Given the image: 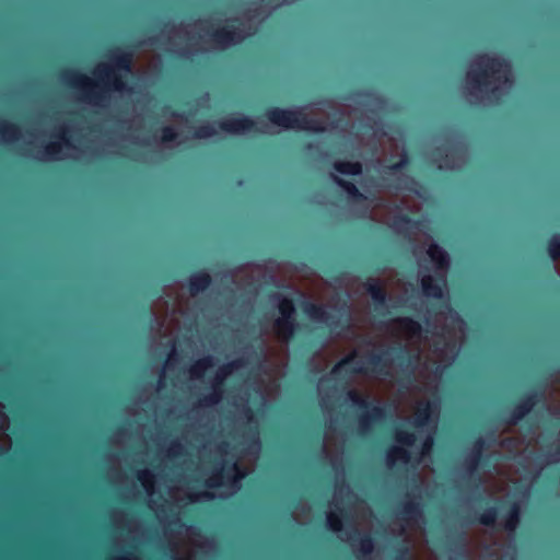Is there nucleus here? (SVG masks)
<instances>
[{
	"instance_id": "39448f33",
	"label": "nucleus",
	"mask_w": 560,
	"mask_h": 560,
	"mask_svg": "<svg viewBox=\"0 0 560 560\" xmlns=\"http://www.w3.org/2000/svg\"><path fill=\"white\" fill-rule=\"evenodd\" d=\"M327 526L348 541L358 560H371L374 546L370 538L372 512L342 481H337L327 512Z\"/></svg>"
},
{
	"instance_id": "6ab92c4d",
	"label": "nucleus",
	"mask_w": 560,
	"mask_h": 560,
	"mask_svg": "<svg viewBox=\"0 0 560 560\" xmlns=\"http://www.w3.org/2000/svg\"><path fill=\"white\" fill-rule=\"evenodd\" d=\"M373 137H377V141L382 148V156L378 159L380 161L387 162V156L396 158L397 161L388 165L392 168L400 167L406 163L404 148L394 137H390L385 132L377 135L376 131L373 132Z\"/></svg>"
},
{
	"instance_id": "ddd939ff",
	"label": "nucleus",
	"mask_w": 560,
	"mask_h": 560,
	"mask_svg": "<svg viewBox=\"0 0 560 560\" xmlns=\"http://www.w3.org/2000/svg\"><path fill=\"white\" fill-rule=\"evenodd\" d=\"M392 530L404 536L407 544L401 556L402 560H436L428 548L422 527V514L418 503L407 501L393 525Z\"/></svg>"
},
{
	"instance_id": "a211bd4d",
	"label": "nucleus",
	"mask_w": 560,
	"mask_h": 560,
	"mask_svg": "<svg viewBox=\"0 0 560 560\" xmlns=\"http://www.w3.org/2000/svg\"><path fill=\"white\" fill-rule=\"evenodd\" d=\"M475 545L476 549H478L480 553L486 552L494 556V560H515V550L512 546V542L503 541L497 537H493L492 534L489 538L486 536L478 538Z\"/></svg>"
},
{
	"instance_id": "c756f323",
	"label": "nucleus",
	"mask_w": 560,
	"mask_h": 560,
	"mask_svg": "<svg viewBox=\"0 0 560 560\" xmlns=\"http://www.w3.org/2000/svg\"><path fill=\"white\" fill-rule=\"evenodd\" d=\"M330 177L334 179V182H336L340 187H342L347 191V194L353 201L366 200V198L359 192L354 184L343 180L336 176L335 174H330Z\"/></svg>"
},
{
	"instance_id": "bb28decb",
	"label": "nucleus",
	"mask_w": 560,
	"mask_h": 560,
	"mask_svg": "<svg viewBox=\"0 0 560 560\" xmlns=\"http://www.w3.org/2000/svg\"><path fill=\"white\" fill-rule=\"evenodd\" d=\"M304 310L308 317L313 320L324 323L328 320L326 308L317 302H307Z\"/></svg>"
},
{
	"instance_id": "7ed1b4c3",
	"label": "nucleus",
	"mask_w": 560,
	"mask_h": 560,
	"mask_svg": "<svg viewBox=\"0 0 560 560\" xmlns=\"http://www.w3.org/2000/svg\"><path fill=\"white\" fill-rule=\"evenodd\" d=\"M535 404V396L524 399L515 408L511 425L501 432L500 441L497 443L479 439L464 463L466 472L471 476L481 462L489 463L495 455L515 454L514 459L517 465L522 466V472L495 459L492 463L493 471H486L480 478V483L489 495L498 498L509 495L511 492L509 483H512L515 492L520 494L513 501L509 516L503 524V528L510 536L518 525L521 509L528 498L529 488L546 462L538 447L537 434L533 433L525 444V440L512 428L532 410Z\"/></svg>"
},
{
	"instance_id": "423d86ee",
	"label": "nucleus",
	"mask_w": 560,
	"mask_h": 560,
	"mask_svg": "<svg viewBox=\"0 0 560 560\" xmlns=\"http://www.w3.org/2000/svg\"><path fill=\"white\" fill-rule=\"evenodd\" d=\"M252 33L248 20H233L223 27L210 20H200L194 25L172 27L165 49L188 57L196 51L225 49Z\"/></svg>"
},
{
	"instance_id": "f3484780",
	"label": "nucleus",
	"mask_w": 560,
	"mask_h": 560,
	"mask_svg": "<svg viewBox=\"0 0 560 560\" xmlns=\"http://www.w3.org/2000/svg\"><path fill=\"white\" fill-rule=\"evenodd\" d=\"M244 365L245 362L242 359H237L221 365L210 381L211 393L205 395L198 400L196 409L208 408L218 405L223 397L222 387L224 382L229 376H231L237 370L242 369Z\"/></svg>"
},
{
	"instance_id": "4468645a",
	"label": "nucleus",
	"mask_w": 560,
	"mask_h": 560,
	"mask_svg": "<svg viewBox=\"0 0 560 560\" xmlns=\"http://www.w3.org/2000/svg\"><path fill=\"white\" fill-rule=\"evenodd\" d=\"M428 255L434 264L435 277L422 275L421 287L427 296L443 298V289L446 288V275L450 267L447 253L436 244H430Z\"/></svg>"
},
{
	"instance_id": "c85d7f7f",
	"label": "nucleus",
	"mask_w": 560,
	"mask_h": 560,
	"mask_svg": "<svg viewBox=\"0 0 560 560\" xmlns=\"http://www.w3.org/2000/svg\"><path fill=\"white\" fill-rule=\"evenodd\" d=\"M210 284V276L208 273L195 275L190 278L189 292L194 296L203 291Z\"/></svg>"
},
{
	"instance_id": "473e14b6",
	"label": "nucleus",
	"mask_w": 560,
	"mask_h": 560,
	"mask_svg": "<svg viewBox=\"0 0 560 560\" xmlns=\"http://www.w3.org/2000/svg\"><path fill=\"white\" fill-rule=\"evenodd\" d=\"M311 515V508L306 503L299 504L292 513L294 521L300 524H306Z\"/></svg>"
},
{
	"instance_id": "aec40b11",
	"label": "nucleus",
	"mask_w": 560,
	"mask_h": 560,
	"mask_svg": "<svg viewBox=\"0 0 560 560\" xmlns=\"http://www.w3.org/2000/svg\"><path fill=\"white\" fill-rule=\"evenodd\" d=\"M323 451L332 467L338 470L343 451V439L337 433L330 423L325 432Z\"/></svg>"
},
{
	"instance_id": "cd10ccee",
	"label": "nucleus",
	"mask_w": 560,
	"mask_h": 560,
	"mask_svg": "<svg viewBox=\"0 0 560 560\" xmlns=\"http://www.w3.org/2000/svg\"><path fill=\"white\" fill-rule=\"evenodd\" d=\"M20 130L8 121L0 120V142L10 143L19 139Z\"/></svg>"
},
{
	"instance_id": "20e7f679",
	"label": "nucleus",
	"mask_w": 560,
	"mask_h": 560,
	"mask_svg": "<svg viewBox=\"0 0 560 560\" xmlns=\"http://www.w3.org/2000/svg\"><path fill=\"white\" fill-rule=\"evenodd\" d=\"M160 66L159 55L143 49L135 62L130 54H114L110 63L97 65L93 72L96 81L75 71L66 72L63 78L70 86L79 91L82 102L104 107L108 103L110 91L125 90L124 78L133 73L132 68L139 77H145L158 71Z\"/></svg>"
},
{
	"instance_id": "393cba45",
	"label": "nucleus",
	"mask_w": 560,
	"mask_h": 560,
	"mask_svg": "<svg viewBox=\"0 0 560 560\" xmlns=\"http://www.w3.org/2000/svg\"><path fill=\"white\" fill-rule=\"evenodd\" d=\"M465 162V152L463 150H452L446 154L444 161L439 164V168L455 170L460 167Z\"/></svg>"
},
{
	"instance_id": "2eb2a0df",
	"label": "nucleus",
	"mask_w": 560,
	"mask_h": 560,
	"mask_svg": "<svg viewBox=\"0 0 560 560\" xmlns=\"http://www.w3.org/2000/svg\"><path fill=\"white\" fill-rule=\"evenodd\" d=\"M73 136L69 128L61 127L57 133V140L47 144L43 150H38L36 153L33 150H28L27 154L42 160V161H57L63 159H82L84 152L80 145L72 143Z\"/></svg>"
},
{
	"instance_id": "6e6552de",
	"label": "nucleus",
	"mask_w": 560,
	"mask_h": 560,
	"mask_svg": "<svg viewBox=\"0 0 560 560\" xmlns=\"http://www.w3.org/2000/svg\"><path fill=\"white\" fill-rule=\"evenodd\" d=\"M511 67L503 59L479 56L466 78V98L471 104H489L512 85Z\"/></svg>"
},
{
	"instance_id": "f704fd0d",
	"label": "nucleus",
	"mask_w": 560,
	"mask_h": 560,
	"mask_svg": "<svg viewBox=\"0 0 560 560\" xmlns=\"http://www.w3.org/2000/svg\"><path fill=\"white\" fill-rule=\"evenodd\" d=\"M497 520V512L494 510H488L480 516V523L487 527L494 529Z\"/></svg>"
},
{
	"instance_id": "4be33fe9",
	"label": "nucleus",
	"mask_w": 560,
	"mask_h": 560,
	"mask_svg": "<svg viewBox=\"0 0 560 560\" xmlns=\"http://www.w3.org/2000/svg\"><path fill=\"white\" fill-rule=\"evenodd\" d=\"M215 364V360L211 355L203 357L197 360L188 371L189 378L191 381H199L203 377L205 373L213 368Z\"/></svg>"
},
{
	"instance_id": "ea45409f",
	"label": "nucleus",
	"mask_w": 560,
	"mask_h": 560,
	"mask_svg": "<svg viewBox=\"0 0 560 560\" xmlns=\"http://www.w3.org/2000/svg\"><path fill=\"white\" fill-rule=\"evenodd\" d=\"M31 138H32V139L30 140V144H32V145H37V144H38V142H39V137H38V136H36V135H31Z\"/></svg>"
},
{
	"instance_id": "dca6fc26",
	"label": "nucleus",
	"mask_w": 560,
	"mask_h": 560,
	"mask_svg": "<svg viewBox=\"0 0 560 560\" xmlns=\"http://www.w3.org/2000/svg\"><path fill=\"white\" fill-rule=\"evenodd\" d=\"M368 292L378 303H383L386 299L397 303L405 300L408 289L405 282L389 271L384 278L369 279Z\"/></svg>"
},
{
	"instance_id": "e433bc0d",
	"label": "nucleus",
	"mask_w": 560,
	"mask_h": 560,
	"mask_svg": "<svg viewBox=\"0 0 560 560\" xmlns=\"http://www.w3.org/2000/svg\"><path fill=\"white\" fill-rule=\"evenodd\" d=\"M109 478L113 479L115 482H118L122 479L120 466L117 460L113 462V468L112 471L109 472Z\"/></svg>"
},
{
	"instance_id": "58836bf2",
	"label": "nucleus",
	"mask_w": 560,
	"mask_h": 560,
	"mask_svg": "<svg viewBox=\"0 0 560 560\" xmlns=\"http://www.w3.org/2000/svg\"><path fill=\"white\" fill-rule=\"evenodd\" d=\"M112 560H138V558L135 556H125V557H116V558H113Z\"/></svg>"
},
{
	"instance_id": "9d476101",
	"label": "nucleus",
	"mask_w": 560,
	"mask_h": 560,
	"mask_svg": "<svg viewBox=\"0 0 560 560\" xmlns=\"http://www.w3.org/2000/svg\"><path fill=\"white\" fill-rule=\"evenodd\" d=\"M219 130L231 135H245L260 131L257 124L245 117H228L223 119L219 127L212 122H206L197 128L188 125L186 118L173 114V119L168 126L162 130L161 143L164 147L173 148L189 139H207L219 133Z\"/></svg>"
},
{
	"instance_id": "a878e982",
	"label": "nucleus",
	"mask_w": 560,
	"mask_h": 560,
	"mask_svg": "<svg viewBox=\"0 0 560 560\" xmlns=\"http://www.w3.org/2000/svg\"><path fill=\"white\" fill-rule=\"evenodd\" d=\"M548 410L560 417V375L557 382L552 385V388L549 393L548 401H547Z\"/></svg>"
},
{
	"instance_id": "72a5a7b5",
	"label": "nucleus",
	"mask_w": 560,
	"mask_h": 560,
	"mask_svg": "<svg viewBox=\"0 0 560 560\" xmlns=\"http://www.w3.org/2000/svg\"><path fill=\"white\" fill-rule=\"evenodd\" d=\"M184 454H185V448L182 445V443L178 441H174L171 443V445L166 450L163 459L175 460V459H178L182 456H184Z\"/></svg>"
},
{
	"instance_id": "f8f14e48",
	"label": "nucleus",
	"mask_w": 560,
	"mask_h": 560,
	"mask_svg": "<svg viewBox=\"0 0 560 560\" xmlns=\"http://www.w3.org/2000/svg\"><path fill=\"white\" fill-rule=\"evenodd\" d=\"M337 115H343V108L335 106H329L328 109L320 107H304L296 110L275 108L267 113L269 121L276 126L311 131L336 128L339 122L335 119Z\"/></svg>"
},
{
	"instance_id": "2f4dec72",
	"label": "nucleus",
	"mask_w": 560,
	"mask_h": 560,
	"mask_svg": "<svg viewBox=\"0 0 560 560\" xmlns=\"http://www.w3.org/2000/svg\"><path fill=\"white\" fill-rule=\"evenodd\" d=\"M549 255L553 260L555 268L560 275V236H553L549 244Z\"/></svg>"
},
{
	"instance_id": "f03ea898",
	"label": "nucleus",
	"mask_w": 560,
	"mask_h": 560,
	"mask_svg": "<svg viewBox=\"0 0 560 560\" xmlns=\"http://www.w3.org/2000/svg\"><path fill=\"white\" fill-rule=\"evenodd\" d=\"M280 313L271 327V340L266 347L262 370L266 376L254 382V397L250 400L247 387L242 388L243 395L232 397V405L238 420L245 421L248 434L242 443V454L236 455L230 451V444L222 443L214 450L208 445L199 452L201 460V478L210 490L200 493L189 492L180 487H172L168 490L170 498L175 503H192L209 500L215 497L228 498L241 488V480L252 472L260 452L258 424L252 412V405L264 406L276 398L279 392L277 381L283 375L288 362V342L295 327V308L290 299L277 293L271 296Z\"/></svg>"
},
{
	"instance_id": "0eeeda50",
	"label": "nucleus",
	"mask_w": 560,
	"mask_h": 560,
	"mask_svg": "<svg viewBox=\"0 0 560 560\" xmlns=\"http://www.w3.org/2000/svg\"><path fill=\"white\" fill-rule=\"evenodd\" d=\"M149 497V506L155 512L163 525L174 560H195L197 551L210 552L215 544L212 539L203 537L195 528L180 523L178 509L167 500L158 504L154 495L155 481H140Z\"/></svg>"
},
{
	"instance_id": "9b49d317",
	"label": "nucleus",
	"mask_w": 560,
	"mask_h": 560,
	"mask_svg": "<svg viewBox=\"0 0 560 560\" xmlns=\"http://www.w3.org/2000/svg\"><path fill=\"white\" fill-rule=\"evenodd\" d=\"M186 288L182 283H175L165 288L164 292L167 298L172 300V317L167 320L168 302L163 298L158 299L151 307L152 314L156 322L158 328L162 337H168V345L171 346L164 370H167L176 355V341L174 334L179 329V322L177 315H185L188 311V298L185 296ZM164 373L160 375L159 385L164 380Z\"/></svg>"
},
{
	"instance_id": "4c0bfd02",
	"label": "nucleus",
	"mask_w": 560,
	"mask_h": 560,
	"mask_svg": "<svg viewBox=\"0 0 560 560\" xmlns=\"http://www.w3.org/2000/svg\"><path fill=\"white\" fill-rule=\"evenodd\" d=\"M4 406L0 404V431L9 428V418L4 412Z\"/></svg>"
},
{
	"instance_id": "f257e3e1",
	"label": "nucleus",
	"mask_w": 560,
	"mask_h": 560,
	"mask_svg": "<svg viewBox=\"0 0 560 560\" xmlns=\"http://www.w3.org/2000/svg\"><path fill=\"white\" fill-rule=\"evenodd\" d=\"M465 323L450 311L435 318L432 342L422 340L420 324L408 317L381 323L376 328L366 320L351 325L343 335L331 339L312 359L313 370L324 371L337 361L328 376L318 383L322 406L330 397L326 389L345 378L348 397L366 411L360 416L359 431L364 434L372 423L384 418L387 405L399 419L424 433L418 464L421 483L433 474L428 465L440 416L439 382L464 340Z\"/></svg>"
},
{
	"instance_id": "7c9ffc66",
	"label": "nucleus",
	"mask_w": 560,
	"mask_h": 560,
	"mask_svg": "<svg viewBox=\"0 0 560 560\" xmlns=\"http://www.w3.org/2000/svg\"><path fill=\"white\" fill-rule=\"evenodd\" d=\"M334 168L343 175H359L362 172V165L359 162L337 161Z\"/></svg>"
},
{
	"instance_id": "1a4fd4ad",
	"label": "nucleus",
	"mask_w": 560,
	"mask_h": 560,
	"mask_svg": "<svg viewBox=\"0 0 560 560\" xmlns=\"http://www.w3.org/2000/svg\"><path fill=\"white\" fill-rule=\"evenodd\" d=\"M423 200L422 188L413 179L408 177L400 178L399 183L395 186V192L383 196L373 206L371 218L374 221L387 224L399 233L409 234L415 224L406 219L402 210L418 212Z\"/></svg>"
},
{
	"instance_id": "412c9836",
	"label": "nucleus",
	"mask_w": 560,
	"mask_h": 560,
	"mask_svg": "<svg viewBox=\"0 0 560 560\" xmlns=\"http://www.w3.org/2000/svg\"><path fill=\"white\" fill-rule=\"evenodd\" d=\"M415 435L405 431H396L395 441L399 444L393 446L386 457V464L388 468H392L396 463L401 462L407 464L410 456L402 446H412L415 443Z\"/></svg>"
},
{
	"instance_id": "b1692460",
	"label": "nucleus",
	"mask_w": 560,
	"mask_h": 560,
	"mask_svg": "<svg viewBox=\"0 0 560 560\" xmlns=\"http://www.w3.org/2000/svg\"><path fill=\"white\" fill-rule=\"evenodd\" d=\"M256 271L258 270L253 266H243L233 273V282L240 287L249 285L254 282V273Z\"/></svg>"
},
{
	"instance_id": "a19ab883",
	"label": "nucleus",
	"mask_w": 560,
	"mask_h": 560,
	"mask_svg": "<svg viewBox=\"0 0 560 560\" xmlns=\"http://www.w3.org/2000/svg\"><path fill=\"white\" fill-rule=\"evenodd\" d=\"M115 443H117V444L120 443V435L119 434H117V436L115 438Z\"/></svg>"
},
{
	"instance_id": "5701e85b",
	"label": "nucleus",
	"mask_w": 560,
	"mask_h": 560,
	"mask_svg": "<svg viewBox=\"0 0 560 560\" xmlns=\"http://www.w3.org/2000/svg\"><path fill=\"white\" fill-rule=\"evenodd\" d=\"M112 522L117 528L126 529L132 537L138 533V522L135 520H129L121 511L112 512Z\"/></svg>"
},
{
	"instance_id": "c9c22d12",
	"label": "nucleus",
	"mask_w": 560,
	"mask_h": 560,
	"mask_svg": "<svg viewBox=\"0 0 560 560\" xmlns=\"http://www.w3.org/2000/svg\"><path fill=\"white\" fill-rule=\"evenodd\" d=\"M11 445H12L11 438L5 433H1L0 434V454H3L7 451H9L11 448Z\"/></svg>"
}]
</instances>
